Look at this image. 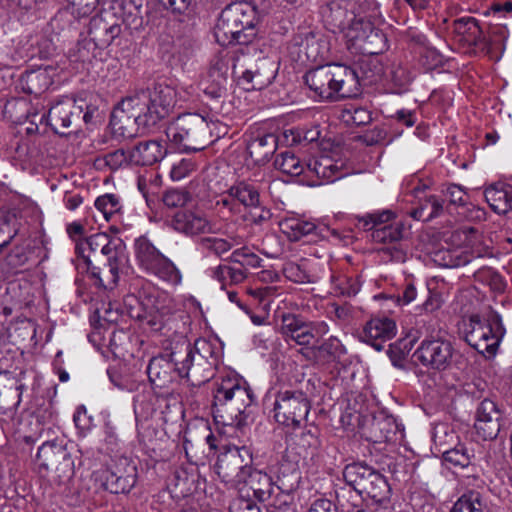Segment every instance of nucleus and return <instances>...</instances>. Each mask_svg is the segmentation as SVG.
<instances>
[{
    "instance_id": "51",
    "label": "nucleus",
    "mask_w": 512,
    "mask_h": 512,
    "mask_svg": "<svg viewBox=\"0 0 512 512\" xmlns=\"http://www.w3.org/2000/svg\"><path fill=\"white\" fill-rule=\"evenodd\" d=\"M95 207L106 221H110L121 210L119 198L114 194L99 196L95 201Z\"/></svg>"
},
{
    "instance_id": "62",
    "label": "nucleus",
    "mask_w": 512,
    "mask_h": 512,
    "mask_svg": "<svg viewBox=\"0 0 512 512\" xmlns=\"http://www.w3.org/2000/svg\"><path fill=\"white\" fill-rule=\"evenodd\" d=\"M318 350L320 352L326 353L333 359L340 358L342 355L346 353V349L341 341L331 336L326 341H324L319 347Z\"/></svg>"
},
{
    "instance_id": "55",
    "label": "nucleus",
    "mask_w": 512,
    "mask_h": 512,
    "mask_svg": "<svg viewBox=\"0 0 512 512\" xmlns=\"http://www.w3.org/2000/svg\"><path fill=\"white\" fill-rule=\"evenodd\" d=\"M476 277L479 281L488 285L495 293H503L506 289V282L503 277L492 269H483L477 272Z\"/></svg>"
},
{
    "instance_id": "25",
    "label": "nucleus",
    "mask_w": 512,
    "mask_h": 512,
    "mask_svg": "<svg viewBox=\"0 0 512 512\" xmlns=\"http://www.w3.org/2000/svg\"><path fill=\"white\" fill-rule=\"evenodd\" d=\"M396 334L395 322L387 317L372 318L363 329V339L376 350L383 348V343Z\"/></svg>"
},
{
    "instance_id": "17",
    "label": "nucleus",
    "mask_w": 512,
    "mask_h": 512,
    "mask_svg": "<svg viewBox=\"0 0 512 512\" xmlns=\"http://www.w3.org/2000/svg\"><path fill=\"white\" fill-rule=\"evenodd\" d=\"M282 334L296 344L309 346L329 332L325 321L305 322L293 314L282 317Z\"/></svg>"
},
{
    "instance_id": "2",
    "label": "nucleus",
    "mask_w": 512,
    "mask_h": 512,
    "mask_svg": "<svg viewBox=\"0 0 512 512\" xmlns=\"http://www.w3.org/2000/svg\"><path fill=\"white\" fill-rule=\"evenodd\" d=\"M256 11L246 2H234L220 13L214 27L216 41L222 45H247L256 37Z\"/></svg>"
},
{
    "instance_id": "4",
    "label": "nucleus",
    "mask_w": 512,
    "mask_h": 512,
    "mask_svg": "<svg viewBox=\"0 0 512 512\" xmlns=\"http://www.w3.org/2000/svg\"><path fill=\"white\" fill-rule=\"evenodd\" d=\"M194 92L192 86L178 90L167 84H156L152 88L139 90L131 94L135 106H139L146 123L154 126L173 112L178 101H186Z\"/></svg>"
},
{
    "instance_id": "21",
    "label": "nucleus",
    "mask_w": 512,
    "mask_h": 512,
    "mask_svg": "<svg viewBox=\"0 0 512 512\" xmlns=\"http://www.w3.org/2000/svg\"><path fill=\"white\" fill-rule=\"evenodd\" d=\"M503 412L496 402L484 399L476 410L475 430L483 440L495 439L500 431Z\"/></svg>"
},
{
    "instance_id": "24",
    "label": "nucleus",
    "mask_w": 512,
    "mask_h": 512,
    "mask_svg": "<svg viewBox=\"0 0 512 512\" xmlns=\"http://www.w3.org/2000/svg\"><path fill=\"white\" fill-rule=\"evenodd\" d=\"M333 96L350 98L360 93L359 77L354 69L342 64H333Z\"/></svg>"
},
{
    "instance_id": "30",
    "label": "nucleus",
    "mask_w": 512,
    "mask_h": 512,
    "mask_svg": "<svg viewBox=\"0 0 512 512\" xmlns=\"http://www.w3.org/2000/svg\"><path fill=\"white\" fill-rule=\"evenodd\" d=\"M52 72L54 70L50 66L25 72L20 79L22 90L35 96L41 95L53 83Z\"/></svg>"
},
{
    "instance_id": "11",
    "label": "nucleus",
    "mask_w": 512,
    "mask_h": 512,
    "mask_svg": "<svg viewBox=\"0 0 512 512\" xmlns=\"http://www.w3.org/2000/svg\"><path fill=\"white\" fill-rule=\"evenodd\" d=\"M252 461L253 456L249 447L227 446L217 458L216 473L223 482L236 486L246 479Z\"/></svg>"
},
{
    "instance_id": "36",
    "label": "nucleus",
    "mask_w": 512,
    "mask_h": 512,
    "mask_svg": "<svg viewBox=\"0 0 512 512\" xmlns=\"http://www.w3.org/2000/svg\"><path fill=\"white\" fill-rule=\"evenodd\" d=\"M444 200L436 195L419 197L418 206L410 212V216L416 220L430 221L443 214Z\"/></svg>"
},
{
    "instance_id": "14",
    "label": "nucleus",
    "mask_w": 512,
    "mask_h": 512,
    "mask_svg": "<svg viewBox=\"0 0 512 512\" xmlns=\"http://www.w3.org/2000/svg\"><path fill=\"white\" fill-rule=\"evenodd\" d=\"M343 35L351 47L364 54H379L385 47L384 34L362 17L356 16Z\"/></svg>"
},
{
    "instance_id": "37",
    "label": "nucleus",
    "mask_w": 512,
    "mask_h": 512,
    "mask_svg": "<svg viewBox=\"0 0 512 512\" xmlns=\"http://www.w3.org/2000/svg\"><path fill=\"white\" fill-rule=\"evenodd\" d=\"M374 469L364 463L355 462L345 466L343 470V478L345 482L353 487L355 491L360 493L369 477L372 475Z\"/></svg>"
},
{
    "instance_id": "61",
    "label": "nucleus",
    "mask_w": 512,
    "mask_h": 512,
    "mask_svg": "<svg viewBox=\"0 0 512 512\" xmlns=\"http://www.w3.org/2000/svg\"><path fill=\"white\" fill-rule=\"evenodd\" d=\"M380 252L384 260L397 263H403L407 260V251L398 242L384 246Z\"/></svg>"
},
{
    "instance_id": "18",
    "label": "nucleus",
    "mask_w": 512,
    "mask_h": 512,
    "mask_svg": "<svg viewBox=\"0 0 512 512\" xmlns=\"http://www.w3.org/2000/svg\"><path fill=\"white\" fill-rule=\"evenodd\" d=\"M83 111L84 102L82 100L78 102L65 96L56 101L47 113L41 115L40 122L46 119L55 132L66 134L65 130L80 121Z\"/></svg>"
},
{
    "instance_id": "44",
    "label": "nucleus",
    "mask_w": 512,
    "mask_h": 512,
    "mask_svg": "<svg viewBox=\"0 0 512 512\" xmlns=\"http://www.w3.org/2000/svg\"><path fill=\"white\" fill-rule=\"evenodd\" d=\"M369 478L370 479L368 480L367 484L362 487V490L359 494H365L377 502H382L387 498L389 493V485L385 477L374 470Z\"/></svg>"
},
{
    "instance_id": "15",
    "label": "nucleus",
    "mask_w": 512,
    "mask_h": 512,
    "mask_svg": "<svg viewBox=\"0 0 512 512\" xmlns=\"http://www.w3.org/2000/svg\"><path fill=\"white\" fill-rule=\"evenodd\" d=\"M216 447V438L207 424L188 425L185 429L183 449L190 463L195 465L204 463Z\"/></svg>"
},
{
    "instance_id": "32",
    "label": "nucleus",
    "mask_w": 512,
    "mask_h": 512,
    "mask_svg": "<svg viewBox=\"0 0 512 512\" xmlns=\"http://www.w3.org/2000/svg\"><path fill=\"white\" fill-rule=\"evenodd\" d=\"M127 260L105 261L101 264L86 268V271L96 280V282L105 289H112L118 282L119 270Z\"/></svg>"
},
{
    "instance_id": "63",
    "label": "nucleus",
    "mask_w": 512,
    "mask_h": 512,
    "mask_svg": "<svg viewBox=\"0 0 512 512\" xmlns=\"http://www.w3.org/2000/svg\"><path fill=\"white\" fill-rule=\"evenodd\" d=\"M189 201V193L177 189L169 190L163 196V202L169 208L183 207Z\"/></svg>"
},
{
    "instance_id": "26",
    "label": "nucleus",
    "mask_w": 512,
    "mask_h": 512,
    "mask_svg": "<svg viewBox=\"0 0 512 512\" xmlns=\"http://www.w3.org/2000/svg\"><path fill=\"white\" fill-rule=\"evenodd\" d=\"M167 154V148L161 141L148 140L138 143L130 150V161L133 165H153Z\"/></svg>"
},
{
    "instance_id": "54",
    "label": "nucleus",
    "mask_w": 512,
    "mask_h": 512,
    "mask_svg": "<svg viewBox=\"0 0 512 512\" xmlns=\"http://www.w3.org/2000/svg\"><path fill=\"white\" fill-rule=\"evenodd\" d=\"M157 400L151 394L138 395L134 401V413L137 419L147 420L155 412V403Z\"/></svg>"
},
{
    "instance_id": "50",
    "label": "nucleus",
    "mask_w": 512,
    "mask_h": 512,
    "mask_svg": "<svg viewBox=\"0 0 512 512\" xmlns=\"http://www.w3.org/2000/svg\"><path fill=\"white\" fill-rule=\"evenodd\" d=\"M484 505L479 492L471 491L462 495L450 512H484Z\"/></svg>"
},
{
    "instance_id": "57",
    "label": "nucleus",
    "mask_w": 512,
    "mask_h": 512,
    "mask_svg": "<svg viewBox=\"0 0 512 512\" xmlns=\"http://www.w3.org/2000/svg\"><path fill=\"white\" fill-rule=\"evenodd\" d=\"M195 168L196 164L191 158H182L173 163L170 170V177L173 181H181L188 177Z\"/></svg>"
},
{
    "instance_id": "12",
    "label": "nucleus",
    "mask_w": 512,
    "mask_h": 512,
    "mask_svg": "<svg viewBox=\"0 0 512 512\" xmlns=\"http://www.w3.org/2000/svg\"><path fill=\"white\" fill-rule=\"evenodd\" d=\"M142 313L137 318L144 327L153 332H163L170 330V322L175 309L173 299L164 292L148 294L140 302Z\"/></svg>"
},
{
    "instance_id": "40",
    "label": "nucleus",
    "mask_w": 512,
    "mask_h": 512,
    "mask_svg": "<svg viewBox=\"0 0 512 512\" xmlns=\"http://www.w3.org/2000/svg\"><path fill=\"white\" fill-rule=\"evenodd\" d=\"M212 277L221 283L224 289L227 285L242 283L247 277V270L223 264L212 269Z\"/></svg>"
},
{
    "instance_id": "41",
    "label": "nucleus",
    "mask_w": 512,
    "mask_h": 512,
    "mask_svg": "<svg viewBox=\"0 0 512 512\" xmlns=\"http://www.w3.org/2000/svg\"><path fill=\"white\" fill-rule=\"evenodd\" d=\"M375 442L390 441L398 431L396 419L392 416L375 417L371 424Z\"/></svg>"
},
{
    "instance_id": "47",
    "label": "nucleus",
    "mask_w": 512,
    "mask_h": 512,
    "mask_svg": "<svg viewBox=\"0 0 512 512\" xmlns=\"http://www.w3.org/2000/svg\"><path fill=\"white\" fill-rule=\"evenodd\" d=\"M472 451L465 445L459 444L443 453V459L454 468H467L471 464Z\"/></svg>"
},
{
    "instance_id": "8",
    "label": "nucleus",
    "mask_w": 512,
    "mask_h": 512,
    "mask_svg": "<svg viewBox=\"0 0 512 512\" xmlns=\"http://www.w3.org/2000/svg\"><path fill=\"white\" fill-rule=\"evenodd\" d=\"M39 473L50 480L64 484L74 474V461L66 447L56 442L43 443L36 455Z\"/></svg>"
},
{
    "instance_id": "9",
    "label": "nucleus",
    "mask_w": 512,
    "mask_h": 512,
    "mask_svg": "<svg viewBox=\"0 0 512 512\" xmlns=\"http://www.w3.org/2000/svg\"><path fill=\"white\" fill-rule=\"evenodd\" d=\"M505 329L499 314H492L487 321L472 316L465 331V341L483 355L496 354Z\"/></svg>"
},
{
    "instance_id": "43",
    "label": "nucleus",
    "mask_w": 512,
    "mask_h": 512,
    "mask_svg": "<svg viewBox=\"0 0 512 512\" xmlns=\"http://www.w3.org/2000/svg\"><path fill=\"white\" fill-rule=\"evenodd\" d=\"M36 241L31 238H25L14 246L6 257V262L11 268H18L28 262L34 252Z\"/></svg>"
},
{
    "instance_id": "60",
    "label": "nucleus",
    "mask_w": 512,
    "mask_h": 512,
    "mask_svg": "<svg viewBox=\"0 0 512 512\" xmlns=\"http://www.w3.org/2000/svg\"><path fill=\"white\" fill-rule=\"evenodd\" d=\"M104 161L112 170H117L125 165L131 164L130 150L118 149L109 152L104 156Z\"/></svg>"
},
{
    "instance_id": "22",
    "label": "nucleus",
    "mask_w": 512,
    "mask_h": 512,
    "mask_svg": "<svg viewBox=\"0 0 512 512\" xmlns=\"http://www.w3.org/2000/svg\"><path fill=\"white\" fill-rule=\"evenodd\" d=\"M121 32V24L109 12L96 15L89 22L88 35L94 42V48H107Z\"/></svg>"
},
{
    "instance_id": "48",
    "label": "nucleus",
    "mask_w": 512,
    "mask_h": 512,
    "mask_svg": "<svg viewBox=\"0 0 512 512\" xmlns=\"http://www.w3.org/2000/svg\"><path fill=\"white\" fill-rule=\"evenodd\" d=\"M393 218L394 213L390 210L377 211L358 217V224L364 230H371L373 232L374 229L390 225Z\"/></svg>"
},
{
    "instance_id": "13",
    "label": "nucleus",
    "mask_w": 512,
    "mask_h": 512,
    "mask_svg": "<svg viewBox=\"0 0 512 512\" xmlns=\"http://www.w3.org/2000/svg\"><path fill=\"white\" fill-rule=\"evenodd\" d=\"M458 355L450 340L429 337L422 340L413 353V359L428 369L444 371L451 367Z\"/></svg>"
},
{
    "instance_id": "3",
    "label": "nucleus",
    "mask_w": 512,
    "mask_h": 512,
    "mask_svg": "<svg viewBox=\"0 0 512 512\" xmlns=\"http://www.w3.org/2000/svg\"><path fill=\"white\" fill-rule=\"evenodd\" d=\"M252 402L253 395L245 381L226 377L216 382L213 411L224 425L240 427L243 414Z\"/></svg>"
},
{
    "instance_id": "5",
    "label": "nucleus",
    "mask_w": 512,
    "mask_h": 512,
    "mask_svg": "<svg viewBox=\"0 0 512 512\" xmlns=\"http://www.w3.org/2000/svg\"><path fill=\"white\" fill-rule=\"evenodd\" d=\"M166 136L169 141L185 152L203 150L212 142L209 123L197 113H186L177 117L168 125Z\"/></svg>"
},
{
    "instance_id": "33",
    "label": "nucleus",
    "mask_w": 512,
    "mask_h": 512,
    "mask_svg": "<svg viewBox=\"0 0 512 512\" xmlns=\"http://www.w3.org/2000/svg\"><path fill=\"white\" fill-rule=\"evenodd\" d=\"M453 31L459 42L467 46H476L482 38V30L473 17H462L453 22Z\"/></svg>"
},
{
    "instance_id": "20",
    "label": "nucleus",
    "mask_w": 512,
    "mask_h": 512,
    "mask_svg": "<svg viewBox=\"0 0 512 512\" xmlns=\"http://www.w3.org/2000/svg\"><path fill=\"white\" fill-rule=\"evenodd\" d=\"M172 228L186 236H196L215 232V225L199 209H181L171 219Z\"/></svg>"
},
{
    "instance_id": "6",
    "label": "nucleus",
    "mask_w": 512,
    "mask_h": 512,
    "mask_svg": "<svg viewBox=\"0 0 512 512\" xmlns=\"http://www.w3.org/2000/svg\"><path fill=\"white\" fill-rule=\"evenodd\" d=\"M76 252L79 257L77 266L82 270L108 260H127L125 243L106 233H96L79 241Z\"/></svg>"
},
{
    "instance_id": "39",
    "label": "nucleus",
    "mask_w": 512,
    "mask_h": 512,
    "mask_svg": "<svg viewBox=\"0 0 512 512\" xmlns=\"http://www.w3.org/2000/svg\"><path fill=\"white\" fill-rule=\"evenodd\" d=\"M229 195L247 208L256 207L260 196L258 190L251 184L240 181L228 189Z\"/></svg>"
},
{
    "instance_id": "10",
    "label": "nucleus",
    "mask_w": 512,
    "mask_h": 512,
    "mask_svg": "<svg viewBox=\"0 0 512 512\" xmlns=\"http://www.w3.org/2000/svg\"><path fill=\"white\" fill-rule=\"evenodd\" d=\"M311 402L302 390L278 391L273 405L274 418L279 424L296 429L307 419Z\"/></svg>"
},
{
    "instance_id": "49",
    "label": "nucleus",
    "mask_w": 512,
    "mask_h": 512,
    "mask_svg": "<svg viewBox=\"0 0 512 512\" xmlns=\"http://www.w3.org/2000/svg\"><path fill=\"white\" fill-rule=\"evenodd\" d=\"M240 243V237H231L228 239L219 237H205L201 239L202 247L205 250L215 254L216 256H222Z\"/></svg>"
},
{
    "instance_id": "28",
    "label": "nucleus",
    "mask_w": 512,
    "mask_h": 512,
    "mask_svg": "<svg viewBox=\"0 0 512 512\" xmlns=\"http://www.w3.org/2000/svg\"><path fill=\"white\" fill-rule=\"evenodd\" d=\"M485 199L498 214L512 211V182H497L485 189Z\"/></svg>"
},
{
    "instance_id": "34",
    "label": "nucleus",
    "mask_w": 512,
    "mask_h": 512,
    "mask_svg": "<svg viewBox=\"0 0 512 512\" xmlns=\"http://www.w3.org/2000/svg\"><path fill=\"white\" fill-rule=\"evenodd\" d=\"M277 148V137L274 134L259 135L247 143V152L256 162L267 161Z\"/></svg>"
},
{
    "instance_id": "23",
    "label": "nucleus",
    "mask_w": 512,
    "mask_h": 512,
    "mask_svg": "<svg viewBox=\"0 0 512 512\" xmlns=\"http://www.w3.org/2000/svg\"><path fill=\"white\" fill-rule=\"evenodd\" d=\"M279 64L271 57L259 59L253 68L242 73L244 83L251 84V89L261 90L270 85L278 73Z\"/></svg>"
},
{
    "instance_id": "58",
    "label": "nucleus",
    "mask_w": 512,
    "mask_h": 512,
    "mask_svg": "<svg viewBox=\"0 0 512 512\" xmlns=\"http://www.w3.org/2000/svg\"><path fill=\"white\" fill-rule=\"evenodd\" d=\"M343 118L357 126L368 124L371 121V114L362 107H350L343 111Z\"/></svg>"
},
{
    "instance_id": "56",
    "label": "nucleus",
    "mask_w": 512,
    "mask_h": 512,
    "mask_svg": "<svg viewBox=\"0 0 512 512\" xmlns=\"http://www.w3.org/2000/svg\"><path fill=\"white\" fill-rule=\"evenodd\" d=\"M438 256H441L442 265L449 268L465 266L472 260L471 254L461 250L440 252Z\"/></svg>"
},
{
    "instance_id": "7",
    "label": "nucleus",
    "mask_w": 512,
    "mask_h": 512,
    "mask_svg": "<svg viewBox=\"0 0 512 512\" xmlns=\"http://www.w3.org/2000/svg\"><path fill=\"white\" fill-rule=\"evenodd\" d=\"M134 252L138 266L147 274L154 275L172 286L182 282L180 270L148 238H137L134 242Z\"/></svg>"
},
{
    "instance_id": "19",
    "label": "nucleus",
    "mask_w": 512,
    "mask_h": 512,
    "mask_svg": "<svg viewBox=\"0 0 512 512\" xmlns=\"http://www.w3.org/2000/svg\"><path fill=\"white\" fill-rule=\"evenodd\" d=\"M136 466L126 457L118 458L102 472L103 486L111 493H128L136 483Z\"/></svg>"
},
{
    "instance_id": "27",
    "label": "nucleus",
    "mask_w": 512,
    "mask_h": 512,
    "mask_svg": "<svg viewBox=\"0 0 512 512\" xmlns=\"http://www.w3.org/2000/svg\"><path fill=\"white\" fill-rule=\"evenodd\" d=\"M332 80V65L317 67L305 75V82L310 90L322 100L333 98Z\"/></svg>"
},
{
    "instance_id": "42",
    "label": "nucleus",
    "mask_w": 512,
    "mask_h": 512,
    "mask_svg": "<svg viewBox=\"0 0 512 512\" xmlns=\"http://www.w3.org/2000/svg\"><path fill=\"white\" fill-rule=\"evenodd\" d=\"M171 496L175 499H185L195 491V479L186 471H177L169 485Z\"/></svg>"
},
{
    "instance_id": "59",
    "label": "nucleus",
    "mask_w": 512,
    "mask_h": 512,
    "mask_svg": "<svg viewBox=\"0 0 512 512\" xmlns=\"http://www.w3.org/2000/svg\"><path fill=\"white\" fill-rule=\"evenodd\" d=\"M335 288L339 294L343 296H355L361 288V284L357 279L347 276L337 278Z\"/></svg>"
},
{
    "instance_id": "46",
    "label": "nucleus",
    "mask_w": 512,
    "mask_h": 512,
    "mask_svg": "<svg viewBox=\"0 0 512 512\" xmlns=\"http://www.w3.org/2000/svg\"><path fill=\"white\" fill-rule=\"evenodd\" d=\"M403 229L404 225L400 222L384 225L382 228L374 229L371 238L376 243L391 245L402 239Z\"/></svg>"
},
{
    "instance_id": "31",
    "label": "nucleus",
    "mask_w": 512,
    "mask_h": 512,
    "mask_svg": "<svg viewBox=\"0 0 512 512\" xmlns=\"http://www.w3.org/2000/svg\"><path fill=\"white\" fill-rule=\"evenodd\" d=\"M323 16L328 25L335 31L344 33L351 22L355 20V13L348 9V2L345 0L332 1L323 10Z\"/></svg>"
},
{
    "instance_id": "16",
    "label": "nucleus",
    "mask_w": 512,
    "mask_h": 512,
    "mask_svg": "<svg viewBox=\"0 0 512 512\" xmlns=\"http://www.w3.org/2000/svg\"><path fill=\"white\" fill-rule=\"evenodd\" d=\"M132 95L124 98L113 110L110 125L113 131L125 138L135 136L140 128L150 127L139 106H135Z\"/></svg>"
},
{
    "instance_id": "35",
    "label": "nucleus",
    "mask_w": 512,
    "mask_h": 512,
    "mask_svg": "<svg viewBox=\"0 0 512 512\" xmlns=\"http://www.w3.org/2000/svg\"><path fill=\"white\" fill-rule=\"evenodd\" d=\"M243 483L249 486L254 496L261 502L268 501L274 491L272 478L260 470H252L251 468Z\"/></svg>"
},
{
    "instance_id": "29",
    "label": "nucleus",
    "mask_w": 512,
    "mask_h": 512,
    "mask_svg": "<svg viewBox=\"0 0 512 512\" xmlns=\"http://www.w3.org/2000/svg\"><path fill=\"white\" fill-rule=\"evenodd\" d=\"M342 164L328 155H321L319 158L310 159L306 162L305 172L308 175H315L323 182H334L343 176Z\"/></svg>"
},
{
    "instance_id": "52",
    "label": "nucleus",
    "mask_w": 512,
    "mask_h": 512,
    "mask_svg": "<svg viewBox=\"0 0 512 512\" xmlns=\"http://www.w3.org/2000/svg\"><path fill=\"white\" fill-rule=\"evenodd\" d=\"M229 260L233 263L239 264L241 266L240 268L244 269H246V267L258 268L262 263V259L253 253L248 247H242L234 250Z\"/></svg>"
},
{
    "instance_id": "1",
    "label": "nucleus",
    "mask_w": 512,
    "mask_h": 512,
    "mask_svg": "<svg viewBox=\"0 0 512 512\" xmlns=\"http://www.w3.org/2000/svg\"><path fill=\"white\" fill-rule=\"evenodd\" d=\"M217 355L213 344L206 339H197L192 345L184 337L175 343L171 351L153 357L147 374L156 387H166L175 377H185L194 386H200L213 376Z\"/></svg>"
},
{
    "instance_id": "38",
    "label": "nucleus",
    "mask_w": 512,
    "mask_h": 512,
    "mask_svg": "<svg viewBox=\"0 0 512 512\" xmlns=\"http://www.w3.org/2000/svg\"><path fill=\"white\" fill-rule=\"evenodd\" d=\"M279 226L280 230L291 241H298L316 229V225L313 222L294 216L283 219Z\"/></svg>"
},
{
    "instance_id": "64",
    "label": "nucleus",
    "mask_w": 512,
    "mask_h": 512,
    "mask_svg": "<svg viewBox=\"0 0 512 512\" xmlns=\"http://www.w3.org/2000/svg\"><path fill=\"white\" fill-rule=\"evenodd\" d=\"M93 45L94 42L90 37L80 40L76 46V61L86 62L90 61L92 58H95L97 55L96 50L98 48H94Z\"/></svg>"
},
{
    "instance_id": "53",
    "label": "nucleus",
    "mask_w": 512,
    "mask_h": 512,
    "mask_svg": "<svg viewBox=\"0 0 512 512\" xmlns=\"http://www.w3.org/2000/svg\"><path fill=\"white\" fill-rule=\"evenodd\" d=\"M228 78L219 75H210L208 73L206 80L203 82L204 92L211 98H220L227 91Z\"/></svg>"
},
{
    "instance_id": "45",
    "label": "nucleus",
    "mask_w": 512,
    "mask_h": 512,
    "mask_svg": "<svg viewBox=\"0 0 512 512\" xmlns=\"http://www.w3.org/2000/svg\"><path fill=\"white\" fill-rule=\"evenodd\" d=\"M274 164L278 170L291 176H299L306 170V163H302L293 152L288 150L280 153Z\"/></svg>"
}]
</instances>
